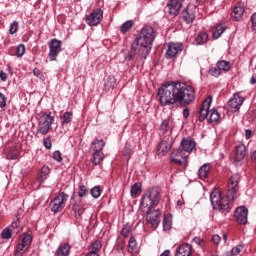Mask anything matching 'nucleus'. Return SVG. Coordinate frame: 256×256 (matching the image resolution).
I'll return each instance as SVG.
<instances>
[{"label": "nucleus", "mask_w": 256, "mask_h": 256, "mask_svg": "<svg viewBox=\"0 0 256 256\" xmlns=\"http://www.w3.org/2000/svg\"><path fill=\"white\" fill-rule=\"evenodd\" d=\"M157 97L161 107L177 103L187 107L195 102V88L181 81H166L158 88Z\"/></svg>", "instance_id": "obj_1"}, {"label": "nucleus", "mask_w": 256, "mask_h": 256, "mask_svg": "<svg viewBox=\"0 0 256 256\" xmlns=\"http://www.w3.org/2000/svg\"><path fill=\"white\" fill-rule=\"evenodd\" d=\"M157 37V33L152 26H144L139 36L136 40L132 43L131 49L134 53H137V49L144 59H147L149 53H151V49H153V43L155 38Z\"/></svg>", "instance_id": "obj_2"}, {"label": "nucleus", "mask_w": 256, "mask_h": 256, "mask_svg": "<svg viewBox=\"0 0 256 256\" xmlns=\"http://www.w3.org/2000/svg\"><path fill=\"white\" fill-rule=\"evenodd\" d=\"M159 203H161V189L153 186L142 195L140 209L146 212L147 210L155 209Z\"/></svg>", "instance_id": "obj_3"}, {"label": "nucleus", "mask_w": 256, "mask_h": 256, "mask_svg": "<svg viewBox=\"0 0 256 256\" xmlns=\"http://www.w3.org/2000/svg\"><path fill=\"white\" fill-rule=\"evenodd\" d=\"M229 199H231L229 194H227V196H222L221 192L216 189L210 193L211 205L213 209L220 211V213H225V211L226 213H229V211H231Z\"/></svg>", "instance_id": "obj_4"}, {"label": "nucleus", "mask_w": 256, "mask_h": 256, "mask_svg": "<svg viewBox=\"0 0 256 256\" xmlns=\"http://www.w3.org/2000/svg\"><path fill=\"white\" fill-rule=\"evenodd\" d=\"M51 115V112H43L41 114L36 130L37 135H47L51 131V126L55 123V116Z\"/></svg>", "instance_id": "obj_5"}, {"label": "nucleus", "mask_w": 256, "mask_h": 256, "mask_svg": "<svg viewBox=\"0 0 256 256\" xmlns=\"http://www.w3.org/2000/svg\"><path fill=\"white\" fill-rule=\"evenodd\" d=\"M67 201H69V194L65 192H60L55 198L50 201V211L54 214L61 213L62 210L65 209Z\"/></svg>", "instance_id": "obj_6"}, {"label": "nucleus", "mask_w": 256, "mask_h": 256, "mask_svg": "<svg viewBox=\"0 0 256 256\" xmlns=\"http://www.w3.org/2000/svg\"><path fill=\"white\" fill-rule=\"evenodd\" d=\"M241 181V176L239 174H234L228 179L227 187L228 197L231 198L232 201H235L237 197H239V183Z\"/></svg>", "instance_id": "obj_7"}, {"label": "nucleus", "mask_w": 256, "mask_h": 256, "mask_svg": "<svg viewBox=\"0 0 256 256\" xmlns=\"http://www.w3.org/2000/svg\"><path fill=\"white\" fill-rule=\"evenodd\" d=\"M31 243H33V237L31 234L23 233L20 236V240L18 242V245L16 247V256H23L25 253H27L28 249L31 248Z\"/></svg>", "instance_id": "obj_8"}, {"label": "nucleus", "mask_w": 256, "mask_h": 256, "mask_svg": "<svg viewBox=\"0 0 256 256\" xmlns=\"http://www.w3.org/2000/svg\"><path fill=\"white\" fill-rule=\"evenodd\" d=\"M70 204L76 221L83 219V213H85V206L83 205V199H75V192H73L70 198Z\"/></svg>", "instance_id": "obj_9"}, {"label": "nucleus", "mask_w": 256, "mask_h": 256, "mask_svg": "<svg viewBox=\"0 0 256 256\" xmlns=\"http://www.w3.org/2000/svg\"><path fill=\"white\" fill-rule=\"evenodd\" d=\"M63 42L61 40H58L56 38H52L48 42V47H49V53H48V58L49 61H57V57H59V53H61Z\"/></svg>", "instance_id": "obj_10"}, {"label": "nucleus", "mask_w": 256, "mask_h": 256, "mask_svg": "<svg viewBox=\"0 0 256 256\" xmlns=\"http://www.w3.org/2000/svg\"><path fill=\"white\" fill-rule=\"evenodd\" d=\"M103 21V10L95 8L90 14L85 17V22L89 27H97Z\"/></svg>", "instance_id": "obj_11"}, {"label": "nucleus", "mask_w": 256, "mask_h": 256, "mask_svg": "<svg viewBox=\"0 0 256 256\" xmlns=\"http://www.w3.org/2000/svg\"><path fill=\"white\" fill-rule=\"evenodd\" d=\"M146 221L153 227V229H157L159 227V223H161V211L159 209H150L146 210Z\"/></svg>", "instance_id": "obj_12"}, {"label": "nucleus", "mask_w": 256, "mask_h": 256, "mask_svg": "<svg viewBox=\"0 0 256 256\" xmlns=\"http://www.w3.org/2000/svg\"><path fill=\"white\" fill-rule=\"evenodd\" d=\"M187 159H189V154L181 149H176L170 154V163H174L175 165H183V163H187Z\"/></svg>", "instance_id": "obj_13"}, {"label": "nucleus", "mask_w": 256, "mask_h": 256, "mask_svg": "<svg viewBox=\"0 0 256 256\" xmlns=\"http://www.w3.org/2000/svg\"><path fill=\"white\" fill-rule=\"evenodd\" d=\"M249 217V209L245 206H239L236 208L234 212V218L236 219V222L238 225H247Z\"/></svg>", "instance_id": "obj_14"}, {"label": "nucleus", "mask_w": 256, "mask_h": 256, "mask_svg": "<svg viewBox=\"0 0 256 256\" xmlns=\"http://www.w3.org/2000/svg\"><path fill=\"white\" fill-rule=\"evenodd\" d=\"M183 7V0H169L166 5V13L172 17H177Z\"/></svg>", "instance_id": "obj_15"}, {"label": "nucleus", "mask_w": 256, "mask_h": 256, "mask_svg": "<svg viewBox=\"0 0 256 256\" xmlns=\"http://www.w3.org/2000/svg\"><path fill=\"white\" fill-rule=\"evenodd\" d=\"M172 133L173 126H171V118H166L161 122L159 126V135L160 137L167 139V137L171 138Z\"/></svg>", "instance_id": "obj_16"}, {"label": "nucleus", "mask_w": 256, "mask_h": 256, "mask_svg": "<svg viewBox=\"0 0 256 256\" xmlns=\"http://www.w3.org/2000/svg\"><path fill=\"white\" fill-rule=\"evenodd\" d=\"M183 51V44L182 43H174L170 42L168 44V48L166 50V59H175L179 53Z\"/></svg>", "instance_id": "obj_17"}, {"label": "nucleus", "mask_w": 256, "mask_h": 256, "mask_svg": "<svg viewBox=\"0 0 256 256\" xmlns=\"http://www.w3.org/2000/svg\"><path fill=\"white\" fill-rule=\"evenodd\" d=\"M213 102V97L208 96L203 102L199 111V121L203 122L207 117H209V109L211 107V103Z\"/></svg>", "instance_id": "obj_18"}, {"label": "nucleus", "mask_w": 256, "mask_h": 256, "mask_svg": "<svg viewBox=\"0 0 256 256\" xmlns=\"http://www.w3.org/2000/svg\"><path fill=\"white\" fill-rule=\"evenodd\" d=\"M236 149V155L234 157V163L236 165H239L243 159H245V157H247V146H245V144L243 143H238L235 146Z\"/></svg>", "instance_id": "obj_19"}, {"label": "nucleus", "mask_w": 256, "mask_h": 256, "mask_svg": "<svg viewBox=\"0 0 256 256\" xmlns=\"http://www.w3.org/2000/svg\"><path fill=\"white\" fill-rule=\"evenodd\" d=\"M181 150L184 151L187 155L189 153H193V150L197 147V143L195 140L191 138H183L180 143Z\"/></svg>", "instance_id": "obj_20"}, {"label": "nucleus", "mask_w": 256, "mask_h": 256, "mask_svg": "<svg viewBox=\"0 0 256 256\" xmlns=\"http://www.w3.org/2000/svg\"><path fill=\"white\" fill-rule=\"evenodd\" d=\"M158 155H167L171 151V138H163L157 147Z\"/></svg>", "instance_id": "obj_21"}, {"label": "nucleus", "mask_w": 256, "mask_h": 256, "mask_svg": "<svg viewBox=\"0 0 256 256\" xmlns=\"http://www.w3.org/2000/svg\"><path fill=\"white\" fill-rule=\"evenodd\" d=\"M245 100L243 97L239 96L237 93L233 95V97L228 101V107L232 109V111L237 112L241 109V105Z\"/></svg>", "instance_id": "obj_22"}, {"label": "nucleus", "mask_w": 256, "mask_h": 256, "mask_svg": "<svg viewBox=\"0 0 256 256\" xmlns=\"http://www.w3.org/2000/svg\"><path fill=\"white\" fill-rule=\"evenodd\" d=\"M182 19L187 25H191L195 21V10L187 6L182 11Z\"/></svg>", "instance_id": "obj_23"}, {"label": "nucleus", "mask_w": 256, "mask_h": 256, "mask_svg": "<svg viewBox=\"0 0 256 256\" xmlns=\"http://www.w3.org/2000/svg\"><path fill=\"white\" fill-rule=\"evenodd\" d=\"M193 253V247L191 244H182L176 249L175 256H191Z\"/></svg>", "instance_id": "obj_24"}, {"label": "nucleus", "mask_w": 256, "mask_h": 256, "mask_svg": "<svg viewBox=\"0 0 256 256\" xmlns=\"http://www.w3.org/2000/svg\"><path fill=\"white\" fill-rule=\"evenodd\" d=\"M209 173H211V164L210 163H205L202 165L199 170H198V177L202 181H205L207 177H209Z\"/></svg>", "instance_id": "obj_25"}, {"label": "nucleus", "mask_w": 256, "mask_h": 256, "mask_svg": "<svg viewBox=\"0 0 256 256\" xmlns=\"http://www.w3.org/2000/svg\"><path fill=\"white\" fill-rule=\"evenodd\" d=\"M71 253V245L69 243H62L56 249L55 255L56 256H69Z\"/></svg>", "instance_id": "obj_26"}, {"label": "nucleus", "mask_w": 256, "mask_h": 256, "mask_svg": "<svg viewBox=\"0 0 256 256\" xmlns=\"http://www.w3.org/2000/svg\"><path fill=\"white\" fill-rule=\"evenodd\" d=\"M245 13V7L241 6V4H238L234 7L231 16L234 21H239L241 17H243V14Z\"/></svg>", "instance_id": "obj_27"}, {"label": "nucleus", "mask_w": 256, "mask_h": 256, "mask_svg": "<svg viewBox=\"0 0 256 256\" xmlns=\"http://www.w3.org/2000/svg\"><path fill=\"white\" fill-rule=\"evenodd\" d=\"M227 29V26H225V23H219L215 26L213 32H212V38L213 39H219L221 37L222 33H225V30Z\"/></svg>", "instance_id": "obj_28"}, {"label": "nucleus", "mask_w": 256, "mask_h": 256, "mask_svg": "<svg viewBox=\"0 0 256 256\" xmlns=\"http://www.w3.org/2000/svg\"><path fill=\"white\" fill-rule=\"evenodd\" d=\"M116 83H117V79H115V76H108L104 80V89H105V91H111V89H114Z\"/></svg>", "instance_id": "obj_29"}, {"label": "nucleus", "mask_w": 256, "mask_h": 256, "mask_svg": "<svg viewBox=\"0 0 256 256\" xmlns=\"http://www.w3.org/2000/svg\"><path fill=\"white\" fill-rule=\"evenodd\" d=\"M61 125L62 127H67L69 123L73 121V112H65L61 117H60Z\"/></svg>", "instance_id": "obj_30"}, {"label": "nucleus", "mask_w": 256, "mask_h": 256, "mask_svg": "<svg viewBox=\"0 0 256 256\" xmlns=\"http://www.w3.org/2000/svg\"><path fill=\"white\" fill-rule=\"evenodd\" d=\"M11 232H13V235L17 236L19 233H21V222L19 221V217H17V220L13 221L11 225L8 227Z\"/></svg>", "instance_id": "obj_31"}, {"label": "nucleus", "mask_w": 256, "mask_h": 256, "mask_svg": "<svg viewBox=\"0 0 256 256\" xmlns=\"http://www.w3.org/2000/svg\"><path fill=\"white\" fill-rule=\"evenodd\" d=\"M218 65V68L220 69V72L224 71L227 73V71L231 70V62L227 60H220L216 63Z\"/></svg>", "instance_id": "obj_32"}, {"label": "nucleus", "mask_w": 256, "mask_h": 256, "mask_svg": "<svg viewBox=\"0 0 256 256\" xmlns=\"http://www.w3.org/2000/svg\"><path fill=\"white\" fill-rule=\"evenodd\" d=\"M49 173H51V169L49 166H43L40 170L39 181L43 183L49 177Z\"/></svg>", "instance_id": "obj_33"}, {"label": "nucleus", "mask_w": 256, "mask_h": 256, "mask_svg": "<svg viewBox=\"0 0 256 256\" xmlns=\"http://www.w3.org/2000/svg\"><path fill=\"white\" fill-rule=\"evenodd\" d=\"M104 154L103 151H94L93 152V165L97 166L101 164V161H103Z\"/></svg>", "instance_id": "obj_34"}, {"label": "nucleus", "mask_w": 256, "mask_h": 256, "mask_svg": "<svg viewBox=\"0 0 256 256\" xmlns=\"http://www.w3.org/2000/svg\"><path fill=\"white\" fill-rule=\"evenodd\" d=\"M133 20H127L120 26V32L125 35V33L131 31L133 29Z\"/></svg>", "instance_id": "obj_35"}, {"label": "nucleus", "mask_w": 256, "mask_h": 256, "mask_svg": "<svg viewBox=\"0 0 256 256\" xmlns=\"http://www.w3.org/2000/svg\"><path fill=\"white\" fill-rule=\"evenodd\" d=\"M103 147H105V140L100 139V140H95L92 142V150L93 151H103Z\"/></svg>", "instance_id": "obj_36"}, {"label": "nucleus", "mask_w": 256, "mask_h": 256, "mask_svg": "<svg viewBox=\"0 0 256 256\" xmlns=\"http://www.w3.org/2000/svg\"><path fill=\"white\" fill-rule=\"evenodd\" d=\"M221 115L219 114V112L217 110L212 109L210 111V114H209V118H208V122L209 123H217V121H219Z\"/></svg>", "instance_id": "obj_37"}, {"label": "nucleus", "mask_w": 256, "mask_h": 256, "mask_svg": "<svg viewBox=\"0 0 256 256\" xmlns=\"http://www.w3.org/2000/svg\"><path fill=\"white\" fill-rule=\"evenodd\" d=\"M209 35L206 32H200L196 37L197 45H205V42L208 41Z\"/></svg>", "instance_id": "obj_38"}, {"label": "nucleus", "mask_w": 256, "mask_h": 256, "mask_svg": "<svg viewBox=\"0 0 256 256\" xmlns=\"http://www.w3.org/2000/svg\"><path fill=\"white\" fill-rule=\"evenodd\" d=\"M131 231H133V224L131 223H126L121 230V235L124 238L129 237V234L131 233Z\"/></svg>", "instance_id": "obj_39"}, {"label": "nucleus", "mask_w": 256, "mask_h": 256, "mask_svg": "<svg viewBox=\"0 0 256 256\" xmlns=\"http://www.w3.org/2000/svg\"><path fill=\"white\" fill-rule=\"evenodd\" d=\"M243 251V245L239 244L231 249V251H228L226 253V256H236L239 255Z\"/></svg>", "instance_id": "obj_40"}, {"label": "nucleus", "mask_w": 256, "mask_h": 256, "mask_svg": "<svg viewBox=\"0 0 256 256\" xmlns=\"http://www.w3.org/2000/svg\"><path fill=\"white\" fill-rule=\"evenodd\" d=\"M139 193H141V183H135L130 189L131 197H137Z\"/></svg>", "instance_id": "obj_41"}, {"label": "nucleus", "mask_w": 256, "mask_h": 256, "mask_svg": "<svg viewBox=\"0 0 256 256\" xmlns=\"http://www.w3.org/2000/svg\"><path fill=\"white\" fill-rule=\"evenodd\" d=\"M103 247V245L101 244V241L96 240L94 241L91 246H90V251L94 252V253H99V251H101V248Z\"/></svg>", "instance_id": "obj_42"}, {"label": "nucleus", "mask_w": 256, "mask_h": 256, "mask_svg": "<svg viewBox=\"0 0 256 256\" xmlns=\"http://www.w3.org/2000/svg\"><path fill=\"white\" fill-rule=\"evenodd\" d=\"M88 195H89V190L87 189V186L80 185L78 188L79 199H82V197H87Z\"/></svg>", "instance_id": "obj_43"}, {"label": "nucleus", "mask_w": 256, "mask_h": 256, "mask_svg": "<svg viewBox=\"0 0 256 256\" xmlns=\"http://www.w3.org/2000/svg\"><path fill=\"white\" fill-rule=\"evenodd\" d=\"M6 157L7 159L15 161V159L19 157V151H17V148H11Z\"/></svg>", "instance_id": "obj_44"}, {"label": "nucleus", "mask_w": 256, "mask_h": 256, "mask_svg": "<svg viewBox=\"0 0 256 256\" xmlns=\"http://www.w3.org/2000/svg\"><path fill=\"white\" fill-rule=\"evenodd\" d=\"M13 235L15 234H13V232L11 231V228H8V227L4 228L1 232L2 239L9 240L11 239V237H13Z\"/></svg>", "instance_id": "obj_45"}, {"label": "nucleus", "mask_w": 256, "mask_h": 256, "mask_svg": "<svg viewBox=\"0 0 256 256\" xmlns=\"http://www.w3.org/2000/svg\"><path fill=\"white\" fill-rule=\"evenodd\" d=\"M91 196L94 199H99L101 197V187L100 186H94L91 190H90Z\"/></svg>", "instance_id": "obj_46"}, {"label": "nucleus", "mask_w": 256, "mask_h": 256, "mask_svg": "<svg viewBox=\"0 0 256 256\" xmlns=\"http://www.w3.org/2000/svg\"><path fill=\"white\" fill-rule=\"evenodd\" d=\"M209 75L212 77H219L221 75V70L219 66L216 64V66L211 67L208 71Z\"/></svg>", "instance_id": "obj_47"}, {"label": "nucleus", "mask_w": 256, "mask_h": 256, "mask_svg": "<svg viewBox=\"0 0 256 256\" xmlns=\"http://www.w3.org/2000/svg\"><path fill=\"white\" fill-rule=\"evenodd\" d=\"M18 31H19V22L18 21H13L10 24L9 33H10V35H15V33H17Z\"/></svg>", "instance_id": "obj_48"}, {"label": "nucleus", "mask_w": 256, "mask_h": 256, "mask_svg": "<svg viewBox=\"0 0 256 256\" xmlns=\"http://www.w3.org/2000/svg\"><path fill=\"white\" fill-rule=\"evenodd\" d=\"M128 247L131 249V251H137V240L135 237L131 236L128 241Z\"/></svg>", "instance_id": "obj_49"}, {"label": "nucleus", "mask_w": 256, "mask_h": 256, "mask_svg": "<svg viewBox=\"0 0 256 256\" xmlns=\"http://www.w3.org/2000/svg\"><path fill=\"white\" fill-rule=\"evenodd\" d=\"M250 22H251V27H250L251 32L256 35V12L252 14L250 18Z\"/></svg>", "instance_id": "obj_50"}, {"label": "nucleus", "mask_w": 256, "mask_h": 256, "mask_svg": "<svg viewBox=\"0 0 256 256\" xmlns=\"http://www.w3.org/2000/svg\"><path fill=\"white\" fill-rule=\"evenodd\" d=\"M25 55V44H20L16 48V57H23Z\"/></svg>", "instance_id": "obj_51"}, {"label": "nucleus", "mask_w": 256, "mask_h": 256, "mask_svg": "<svg viewBox=\"0 0 256 256\" xmlns=\"http://www.w3.org/2000/svg\"><path fill=\"white\" fill-rule=\"evenodd\" d=\"M192 241L197 247H205V245H207V242L204 239H201V237H194Z\"/></svg>", "instance_id": "obj_52"}, {"label": "nucleus", "mask_w": 256, "mask_h": 256, "mask_svg": "<svg viewBox=\"0 0 256 256\" xmlns=\"http://www.w3.org/2000/svg\"><path fill=\"white\" fill-rule=\"evenodd\" d=\"M53 159L54 161H57V163H61V161H63V154H61V151L59 150L54 151Z\"/></svg>", "instance_id": "obj_53"}, {"label": "nucleus", "mask_w": 256, "mask_h": 256, "mask_svg": "<svg viewBox=\"0 0 256 256\" xmlns=\"http://www.w3.org/2000/svg\"><path fill=\"white\" fill-rule=\"evenodd\" d=\"M172 222L171 220L164 218L163 219V229L164 231H171V227H172Z\"/></svg>", "instance_id": "obj_54"}, {"label": "nucleus", "mask_w": 256, "mask_h": 256, "mask_svg": "<svg viewBox=\"0 0 256 256\" xmlns=\"http://www.w3.org/2000/svg\"><path fill=\"white\" fill-rule=\"evenodd\" d=\"M4 107H7V97H5V94L0 92V108L4 109Z\"/></svg>", "instance_id": "obj_55"}, {"label": "nucleus", "mask_w": 256, "mask_h": 256, "mask_svg": "<svg viewBox=\"0 0 256 256\" xmlns=\"http://www.w3.org/2000/svg\"><path fill=\"white\" fill-rule=\"evenodd\" d=\"M43 145L45 149H51V147H53V143L51 142V137L44 138Z\"/></svg>", "instance_id": "obj_56"}, {"label": "nucleus", "mask_w": 256, "mask_h": 256, "mask_svg": "<svg viewBox=\"0 0 256 256\" xmlns=\"http://www.w3.org/2000/svg\"><path fill=\"white\" fill-rule=\"evenodd\" d=\"M123 155H125L126 157H131V155H133V150H131V146L130 145H126L123 151Z\"/></svg>", "instance_id": "obj_57"}, {"label": "nucleus", "mask_w": 256, "mask_h": 256, "mask_svg": "<svg viewBox=\"0 0 256 256\" xmlns=\"http://www.w3.org/2000/svg\"><path fill=\"white\" fill-rule=\"evenodd\" d=\"M212 241L213 243H215V245H219V243H221V236L219 235L212 236Z\"/></svg>", "instance_id": "obj_58"}, {"label": "nucleus", "mask_w": 256, "mask_h": 256, "mask_svg": "<svg viewBox=\"0 0 256 256\" xmlns=\"http://www.w3.org/2000/svg\"><path fill=\"white\" fill-rule=\"evenodd\" d=\"M251 137H253V131H251L250 129H246L245 130V138L251 139Z\"/></svg>", "instance_id": "obj_59"}, {"label": "nucleus", "mask_w": 256, "mask_h": 256, "mask_svg": "<svg viewBox=\"0 0 256 256\" xmlns=\"http://www.w3.org/2000/svg\"><path fill=\"white\" fill-rule=\"evenodd\" d=\"M0 79L3 82L7 81V73H5L3 70L0 71Z\"/></svg>", "instance_id": "obj_60"}, {"label": "nucleus", "mask_w": 256, "mask_h": 256, "mask_svg": "<svg viewBox=\"0 0 256 256\" xmlns=\"http://www.w3.org/2000/svg\"><path fill=\"white\" fill-rule=\"evenodd\" d=\"M33 75H34V77L41 78V70H39V68H34L33 69Z\"/></svg>", "instance_id": "obj_61"}, {"label": "nucleus", "mask_w": 256, "mask_h": 256, "mask_svg": "<svg viewBox=\"0 0 256 256\" xmlns=\"http://www.w3.org/2000/svg\"><path fill=\"white\" fill-rule=\"evenodd\" d=\"M182 113L183 117L187 119L189 117V108H184Z\"/></svg>", "instance_id": "obj_62"}, {"label": "nucleus", "mask_w": 256, "mask_h": 256, "mask_svg": "<svg viewBox=\"0 0 256 256\" xmlns=\"http://www.w3.org/2000/svg\"><path fill=\"white\" fill-rule=\"evenodd\" d=\"M85 256H101V255H99V253H97V252H88Z\"/></svg>", "instance_id": "obj_63"}, {"label": "nucleus", "mask_w": 256, "mask_h": 256, "mask_svg": "<svg viewBox=\"0 0 256 256\" xmlns=\"http://www.w3.org/2000/svg\"><path fill=\"white\" fill-rule=\"evenodd\" d=\"M160 256H171V251L165 250Z\"/></svg>", "instance_id": "obj_64"}]
</instances>
